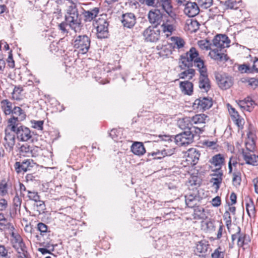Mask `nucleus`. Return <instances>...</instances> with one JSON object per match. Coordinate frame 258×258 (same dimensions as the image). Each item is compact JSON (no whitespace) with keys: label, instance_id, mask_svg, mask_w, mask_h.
<instances>
[{"label":"nucleus","instance_id":"obj_1","mask_svg":"<svg viewBox=\"0 0 258 258\" xmlns=\"http://www.w3.org/2000/svg\"><path fill=\"white\" fill-rule=\"evenodd\" d=\"M198 51L195 47H191L189 51L180 56L179 67L181 70L195 66L198 70L206 67L204 61L199 56Z\"/></svg>","mask_w":258,"mask_h":258},{"label":"nucleus","instance_id":"obj_2","mask_svg":"<svg viewBox=\"0 0 258 258\" xmlns=\"http://www.w3.org/2000/svg\"><path fill=\"white\" fill-rule=\"evenodd\" d=\"M176 15L164 17L160 24L161 31L166 37L172 35L177 29Z\"/></svg>","mask_w":258,"mask_h":258},{"label":"nucleus","instance_id":"obj_3","mask_svg":"<svg viewBox=\"0 0 258 258\" xmlns=\"http://www.w3.org/2000/svg\"><path fill=\"white\" fill-rule=\"evenodd\" d=\"M90 39L87 35H78L75 38L73 44L79 53L85 54L90 48Z\"/></svg>","mask_w":258,"mask_h":258},{"label":"nucleus","instance_id":"obj_4","mask_svg":"<svg viewBox=\"0 0 258 258\" xmlns=\"http://www.w3.org/2000/svg\"><path fill=\"white\" fill-rule=\"evenodd\" d=\"M12 117L8 120V127L14 128V125H18L19 122L25 119L26 114L24 110L19 106H14L12 113Z\"/></svg>","mask_w":258,"mask_h":258},{"label":"nucleus","instance_id":"obj_5","mask_svg":"<svg viewBox=\"0 0 258 258\" xmlns=\"http://www.w3.org/2000/svg\"><path fill=\"white\" fill-rule=\"evenodd\" d=\"M160 30L156 27L149 26L142 32V35L146 42H156L160 37Z\"/></svg>","mask_w":258,"mask_h":258},{"label":"nucleus","instance_id":"obj_6","mask_svg":"<svg viewBox=\"0 0 258 258\" xmlns=\"http://www.w3.org/2000/svg\"><path fill=\"white\" fill-rule=\"evenodd\" d=\"M9 127L11 131L15 133L20 141L26 142L32 138V133L27 127L23 125H14V128H11V126Z\"/></svg>","mask_w":258,"mask_h":258},{"label":"nucleus","instance_id":"obj_7","mask_svg":"<svg viewBox=\"0 0 258 258\" xmlns=\"http://www.w3.org/2000/svg\"><path fill=\"white\" fill-rule=\"evenodd\" d=\"M237 239V245L239 247H242L244 245L247 244L250 241L249 236L245 233L241 232L240 227H237V230L236 233L231 236L232 242L229 244V247L232 248L234 247V241Z\"/></svg>","mask_w":258,"mask_h":258},{"label":"nucleus","instance_id":"obj_8","mask_svg":"<svg viewBox=\"0 0 258 258\" xmlns=\"http://www.w3.org/2000/svg\"><path fill=\"white\" fill-rule=\"evenodd\" d=\"M200 73L199 87L202 92H208L211 88L210 81L208 78L206 67L198 70Z\"/></svg>","mask_w":258,"mask_h":258},{"label":"nucleus","instance_id":"obj_9","mask_svg":"<svg viewBox=\"0 0 258 258\" xmlns=\"http://www.w3.org/2000/svg\"><path fill=\"white\" fill-rule=\"evenodd\" d=\"M176 144L180 146H186L191 143L194 141V135L190 131H184L174 137Z\"/></svg>","mask_w":258,"mask_h":258},{"label":"nucleus","instance_id":"obj_10","mask_svg":"<svg viewBox=\"0 0 258 258\" xmlns=\"http://www.w3.org/2000/svg\"><path fill=\"white\" fill-rule=\"evenodd\" d=\"M215 78L219 87L223 90L227 89L233 85L232 77L225 74L217 73L215 74Z\"/></svg>","mask_w":258,"mask_h":258},{"label":"nucleus","instance_id":"obj_11","mask_svg":"<svg viewBox=\"0 0 258 258\" xmlns=\"http://www.w3.org/2000/svg\"><path fill=\"white\" fill-rule=\"evenodd\" d=\"M97 23V37L99 39L107 38L108 35V22L105 19H100Z\"/></svg>","mask_w":258,"mask_h":258},{"label":"nucleus","instance_id":"obj_12","mask_svg":"<svg viewBox=\"0 0 258 258\" xmlns=\"http://www.w3.org/2000/svg\"><path fill=\"white\" fill-rule=\"evenodd\" d=\"M212 104L211 98L203 97L196 99L193 104V107L200 111H204L209 109Z\"/></svg>","mask_w":258,"mask_h":258},{"label":"nucleus","instance_id":"obj_13","mask_svg":"<svg viewBox=\"0 0 258 258\" xmlns=\"http://www.w3.org/2000/svg\"><path fill=\"white\" fill-rule=\"evenodd\" d=\"M230 42L228 37L224 34H218L213 40V45L220 50L222 48L228 47Z\"/></svg>","mask_w":258,"mask_h":258},{"label":"nucleus","instance_id":"obj_14","mask_svg":"<svg viewBox=\"0 0 258 258\" xmlns=\"http://www.w3.org/2000/svg\"><path fill=\"white\" fill-rule=\"evenodd\" d=\"M4 141V145L6 150L9 152L12 151L15 144V133L11 131L10 128L5 130Z\"/></svg>","mask_w":258,"mask_h":258},{"label":"nucleus","instance_id":"obj_15","mask_svg":"<svg viewBox=\"0 0 258 258\" xmlns=\"http://www.w3.org/2000/svg\"><path fill=\"white\" fill-rule=\"evenodd\" d=\"M34 162L32 159H26L22 162H16L14 164L15 170L18 173H24L30 170L34 164Z\"/></svg>","mask_w":258,"mask_h":258},{"label":"nucleus","instance_id":"obj_16","mask_svg":"<svg viewBox=\"0 0 258 258\" xmlns=\"http://www.w3.org/2000/svg\"><path fill=\"white\" fill-rule=\"evenodd\" d=\"M184 6V13L189 17H194L199 13V6L196 2L186 1Z\"/></svg>","mask_w":258,"mask_h":258},{"label":"nucleus","instance_id":"obj_17","mask_svg":"<svg viewBox=\"0 0 258 258\" xmlns=\"http://www.w3.org/2000/svg\"><path fill=\"white\" fill-rule=\"evenodd\" d=\"M66 21L69 27L75 32H79L83 26L81 20L79 17L71 18L66 17Z\"/></svg>","mask_w":258,"mask_h":258},{"label":"nucleus","instance_id":"obj_18","mask_svg":"<svg viewBox=\"0 0 258 258\" xmlns=\"http://www.w3.org/2000/svg\"><path fill=\"white\" fill-rule=\"evenodd\" d=\"M179 126L182 129L187 128V131H190L191 132V134L194 135V137L198 134L200 135L204 131L203 127L191 126L189 127V120L188 119H183L180 120L178 122Z\"/></svg>","mask_w":258,"mask_h":258},{"label":"nucleus","instance_id":"obj_19","mask_svg":"<svg viewBox=\"0 0 258 258\" xmlns=\"http://www.w3.org/2000/svg\"><path fill=\"white\" fill-rule=\"evenodd\" d=\"M148 19L150 23L157 27L162 22L163 18L159 10H155L154 11H150L149 12Z\"/></svg>","mask_w":258,"mask_h":258},{"label":"nucleus","instance_id":"obj_20","mask_svg":"<svg viewBox=\"0 0 258 258\" xmlns=\"http://www.w3.org/2000/svg\"><path fill=\"white\" fill-rule=\"evenodd\" d=\"M121 22L124 27L131 28L133 27L136 23V17L133 13H125L122 15Z\"/></svg>","mask_w":258,"mask_h":258},{"label":"nucleus","instance_id":"obj_21","mask_svg":"<svg viewBox=\"0 0 258 258\" xmlns=\"http://www.w3.org/2000/svg\"><path fill=\"white\" fill-rule=\"evenodd\" d=\"M201 198L196 193L189 194L185 196V201L186 206L190 208H194L198 205Z\"/></svg>","mask_w":258,"mask_h":258},{"label":"nucleus","instance_id":"obj_22","mask_svg":"<svg viewBox=\"0 0 258 258\" xmlns=\"http://www.w3.org/2000/svg\"><path fill=\"white\" fill-rule=\"evenodd\" d=\"M0 230L12 233V236L14 235L13 225L5 217L3 213H0Z\"/></svg>","mask_w":258,"mask_h":258},{"label":"nucleus","instance_id":"obj_23","mask_svg":"<svg viewBox=\"0 0 258 258\" xmlns=\"http://www.w3.org/2000/svg\"><path fill=\"white\" fill-rule=\"evenodd\" d=\"M200 154L195 149H190L187 152L186 161L191 165H196L199 160Z\"/></svg>","mask_w":258,"mask_h":258},{"label":"nucleus","instance_id":"obj_24","mask_svg":"<svg viewBox=\"0 0 258 258\" xmlns=\"http://www.w3.org/2000/svg\"><path fill=\"white\" fill-rule=\"evenodd\" d=\"M242 155L246 164L252 166L258 165V156L245 151L242 152Z\"/></svg>","mask_w":258,"mask_h":258},{"label":"nucleus","instance_id":"obj_25","mask_svg":"<svg viewBox=\"0 0 258 258\" xmlns=\"http://www.w3.org/2000/svg\"><path fill=\"white\" fill-rule=\"evenodd\" d=\"M209 55L212 59L219 61H223L227 60L226 55L221 52L219 49L215 48L211 50Z\"/></svg>","mask_w":258,"mask_h":258},{"label":"nucleus","instance_id":"obj_26","mask_svg":"<svg viewBox=\"0 0 258 258\" xmlns=\"http://www.w3.org/2000/svg\"><path fill=\"white\" fill-rule=\"evenodd\" d=\"M158 3L161 4L163 10L168 15V16H172V14L176 15L172 11L173 8L170 0H159Z\"/></svg>","mask_w":258,"mask_h":258},{"label":"nucleus","instance_id":"obj_27","mask_svg":"<svg viewBox=\"0 0 258 258\" xmlns=\"http://www.w3.org/2000/svg\"><path fill=\"white\" fill-rule=\"evenodd\" d=\"M99 12V8H94L89 11L84 10L83 15L85 22H91L97 17Z\"/></svg>","mask_w":258,"mask_h":258},{"label":"nucleus","instance_id":"obj_28","mask_svg":"<svg viewBox=\"0 0 258 258\" xmlns=\"http://www.w3.org/2000/svg\"><path fill=\"white\" fill-rule=\"evenodd\" d=\"M180 88L182 93L190 95L193 92V84L188 81L181 82L180 83Z\"/></svg>","mask_w":258,"mask_h":258},{"label":"nucleus","instance_id":"obj_29","mask_svg":"<svg viewBox=\"0 0 258 258\" xmlns=\"http://www.w3.org/2000/svg\"><path fill=\"white\" fill-rule=\"evenodd\" d=\"M131 151L135 155L138 156H142L146 152L144 146L141 142L134 143L131 146Z\"/></svg>","mask_w":258,"mask_h":258},{"label":"nucleus","instance_id":"obj_30","mask_svg":"<svg viewBox=\"0 0 258 258\" xmlns=\"http://www.w3.org/2000/svg\"><path fill=\"white\" fill-rule=\"evenodd\" d=\"M246 201V211L249 217H254L255 216V209L252 200L247 197Z\"/></svg>","mask_w":258,"mask_h":258},{"label":"nucleus","instance_id":"obj_31","mask_svg":"<svg viewBox=\"0 0 258 258\" xmlns=\"http://www.w3.org/2000/svg\"><path fill=\"white\" fill-rule=\"evenodd\" d=\"M194 216V219L196 220H206L208 217L205 209L199 206L195 209Z\"/></svg>","mask_w":258,"mask_h":258},{"label":"nucleus","instance_id":"obj_32","mask_svg":"<svg viewBox=\"0 0 258 258\" xmlns=\"http://www.w3.org/2000/svg\"><path fill=\"white\" fill-rule=\"evenodd\" d=\"M175 149L174 148H168V149H164L163 150L160 151H157L156 152H153L149 154V155L151 154L152 156L156 155L157 154H161V156H158L157 158L158 159H161L163 157L167 156H171L174 153Z\"/></svg>","mask_w":258,"mask_h":258},{"label":"nucleus","instance_id":"obj_33","mask_svg":"<svg viewBox=\"0 0 258 258\" xmlns=\"http://www.w3.org/2000/svg\"><path fill=\"white\" fill-rule=\"evenodd\" d=\"M224 161L223 156L220 154L215 155L210 160L212 164L216 167V169H220Z\"/></svg>","mask_w":258,"mask_h":258},{"label":"nucleus","instance_id":"obj_34","mask_svg":"<svg viewBox=\"0 0 258 258\" xmlns=\"http://www.w3.org/2000/svg\"><path fill=\"white\" fill-rule=\"evenodd\" d=\"M202 229L206 232H211L215 230L214 222L211 220H203L201 222Z\"/></svg>","mask_w":258,"mask_h":258},{"label":"nucleus","instance_id":"obj_35","mask_svg":"<svg viewBox=\"0 0 258 258\" xmlns=\"http://www.w3.org/2000/svg\"><path fill=\"white\" fill-rule=\"evenodd\" d=\"M209 246L208 241L201 240L197 244L196 251L199 253H206L208 251Z\"/></svg>","mask_w":258,"mask_h":258},{"label":"nucleus","instance_id":"obj_36","mask_svg":"<svg viewBox=\"0 0 258 258\" xmlns=\"http://www.w3.org/2000/svg\"><path fill=\"white\" fill-rule=\"evenodd\" d=\"M3 110L6 115H10L13 109V104L8 99H5L1 101Z\"/></svg>","mask_w":258,"mask_h":258},{"label":"nucleus","instance_id":"obj_37","mask_svg":"<svg viewBox=\"0 0 258 258\" xmlns=\"http://www.w3.org/2000/svg\"><path fill=\"white\" fill-rule=\"evenodd\" d=\"M70 4L71 5L68 7L67 14L66 15V17H70L71 18L79 17V12L75 2L70 3Z\"/></svg>","mask_w":258,"mask_h":258},{"label":"nucleus","instance_id":"obj_38","mask_svg":"<svg viewBox=\"0 0 258 258\" xmlns=\"http://www.w3.org/2000/svg\"><path fill=\"white\" fill-rule=\"evenodd\" d=\"M171 40L173 45V47L178 49L183 48L185 44L184 40L179 37H171Z\"/></svg>","mask_w":258,"mask_h":258},{"label":"nucleus","instance_id":"obj_39","mask_svg":"<svg viewBox=\"0 0 258 258\" xmlns=\"http://www.w3.org/2000/svg\"><path fill=\"white\" fill-rule=\"evenodd\" d=\"M208 116L205 114H198L192 116L191 121L194 124H203L206 123Z\"/></svg>","mask_w":258,"mask_h":258},{"label":"nucleus","instance_id":"obj_40","mask_svg":"<svg viewBox=\"0 0 258 258\" xmlns=\"http://www.w3.org/2000/svg\"><path fill=\"white\" fill-rule=\"evenodd\" d=\"M187 69L179 74V77L180 79H185V78L188 77L189 80L192 79L193 77L195 75L196 71L194 69L191 68H187Z\"/></svg>","mask_w":258,"mask_h":258},{"label":"nucleus","instance_id":"obj_41","mask_svg":"<svg viewBox=\"0 0 258 258\" xmlns=\"http://www.w3.org/2000/svg\"><path fill=\"white\" fill-rule=\"evenodd\" d=\"M240 2L236 0H227L224 2V6L227 9H238L240 6Z\"/></svg>","mask_w":258,"mask_h":258},{"label":"nucleus","instance_id":"obj_42","mask_svg":"<svg viewBox=\"0 0 258 258\" xmlns=\"http://www.w3.org/2000/svg\"><path fill=\"white\" fill-rule=\"evenodd\" d=\"M14 237L16 244L15 246H17L18 248H20L22 251H24L25 248H26L25 244L24 243L22 237L20 235H16L13 236Z\"/></svg>","mask_w":258,"mask_h":258},{"label":"nucleus","instance_id":"obj_43","mask_svg":"<svg viewBox=\"0 0 258 258\" xmlns=\"http://www.w3.org/2000/svg\"><path fill=\"white\" fill-rule=\"evenodd\" d=\"M28 200L34 201H38V199H40V196L39 195L38 192L35 190H28L27 195L26 197Z\"/></svg>","mask_w":258,"mask_h":258},{"label":"nucleus","instance_id":"obj_44","mask_svg":"<svg viewBox=\"0 0 258 258\" xmlns=\"http://www.w3.org/2000/svg\"><path fill=\"white\" fill-rule=\"evenodd\" d=\"M13 206L16 212L20 211L22 204V199L17 193L13 199Z\"/></svg>","mask_w":258,"mask_h":258},{"label":"nucleus","instance_id":"obj_45","mask_svg":"<svg viewBox=\"0 0 258 258\" xmlns=\"http://www.w3.org/2000/svg\"><path fill=\"white\" fill-rule=\"evenodd\" d=\"M32 146H30L27 144L22 145L20 148V152L24 156L30 157V151Z\"/></svg>","mask_w":258,"mask_h":258},{"label":"nucleus","instance_id":"obj_46","mask_svg":"<svg viewBox=\"0 0 258 258\" xmlns=\"http://www.w3.org/2000/svg\"><path fill=\"white\" fill-rule=\"evenodd\" d=\"M34 205L36 206L37 211H38L39 214L44 213L46 208L44 201H41L40 199H39L38 201L35 202Z\"/></svg>","mask_w":258,"mask_h":258},{"label":"nucleus","instance_id":"obj_47","mask_svg":"<svg viewBox=\"0 0 258 258\" xmlns=\"http://www.w3.org/2000/svg\"><path fill=\"white\" fill-rule=\"evenodd\" d=\"M241 181V173L239 172H234L233 173L232 182L235 186H238L240 184Z\"/></svg>","mask_w":258,"mask_h":258},{"label":"nucleus","instance_id":"obj_48","mask_svg":"<svg viewBox=\"0 0 258 258\" xmlns=\"http://www.w3.org/2000/svg\"><path fill=\"white\" fill-rule=\"evenodd\" d=\"M238 70L241 73H253L252 67L246 64H242L239 66Z\"/></svg>","mask_w":258,"mask_h":258},{"label":"nucleus","instance_id":"obj_49","mask_svg":"<svg viewBox=\"0 0 258 258\" xmlns=\"http://www.w3.org/2000/svg\"><path fill=\"white\" fill-rule=\"evenodd\" d=\"M48 226L44 223L40 222L38 223L37 226V230L40 232V234L42 236H44L48 232Z\"/></svg>","mask_w":258,"mask_h":258},{"label":"nucleus","instance_id":"obj_50","mask_svg":"<svg viewBox=\"0 0 258 258\" xmlns=\"http://www.w3.org/2000/svg\"><path fill=\"white\" fill-rule=\"evenodd\" d=\"M199 6L204 9L210 8L213 4V0H197Z\"/></svg>","mask_w":258,"mask_h":258},{"label":"nucleus","instance_id":"obj_51","mask_svg":"<svg viewBox=\"0 0 258 258\" xmlns=\"http://www.w3.org/2000/svg\"><path fill=\"white\" fill-rule=\"evenodd\" d=\"M188 29L191 32H196L199 28V24L197 20H190L189 23H187Z\"/></svg>","mask_w":258,"mask_h":258},{"label":"nucleus","instance_id":"obj_52","mask_svg":"<svg viewBox=\"0 0 258 258\" xmlns=\"http://www.w3.org/2000/svg\"><path fill=\"white\" fill-rule=\"evenodd\" d=\"M198 45L202 49L209 50L210 49L211 43L209 40L205 39L199 41Z\"/></svg>","mask_w":258,"mask_h":258},{"label":"nucleus","instance_id":"obj_53","mask_svg":"<svg viewBox=\"0 0 258 258\" xmlns=\"http://www.w3.org/2000/svg\"><path fill=\"white\" fill-rule=\"evenodd\" d=\"M224 220L225 222L226 225L227 226V229L229 230L230 226L231 225V218L230 216V214L229 211H226L223 215Z\"/></svg>","mask_w":258,"mask_h":258},{"label":"nucleus","instance_id":"obj_54","mask_svg":"<svg viewBox=\"0 0 258 258\" xmlns=\"http://www.w3.org/2000/svg\"><path fill=\"white\" fill-rule=\"evenodd\" d=\"M32 127L37 129L38 130H42L44 121L43 120H35L31 121Z\"/></svg>","mask_w":258,"mask_h":258},{"label":"nucleus","instance_id":"obj_55","mask_svg":"<svg viewBox=\"0 0 258 258\" xmlns=\"http://www.w3.org/2000/svg\"><path fill=\"white\" fill-rule=\"evenodd\" d=\"M41 151L40 148L37 146H33L31 148L30 152V157H36L40 155Z\"/></svg>","mask_w":258,"mask_h":258},{"label":"nucleus","instance_id":"obj_56","mask_svg":"<svg viewBox=\"0 0 258 258\" xmlns=\"http://www.w3.org/2000/svg\"><path fill=\"white\" fill-rule=\"evenodd\" d=\"M22 91V88L19 87H15L12 93L13 98L16 100H19L20 99V94Z\"/></svg>","mask_w":258,"mask_h":258},{"label":"nucleus","instance_id":"obj_57","mask_svg":"<svg viewBox=\"0 0 258 258\" xmlns=\"http://www.w3.org/2000/svg\"><path fill=\"white\" fill-rule=\"evenodd\" d=\"M246 101L247 105V111L250 112L252 110L253 108L255 105V103L254 101L252 100V99L249 97H247V98H246Z\"/></svg>","mask_w":258,"mask_h":258},{"label":"nucleus","instance_id":"obj_58","mask_svg":"<svg viewBox=\"0 0 258 258\" xmlns=\"http://www.w3.org/2000/svg\"><path fill=\"white\" fill-rule=\"evenodd\" d=\"M12 186V183L11 182H7L4 184H0V191L3 194L7 193L8 189Z\"/></svg>","mask_w":258,"mask_h":258},{"label":"nucleus","instance_id":"obj_59","mask_svg":"<svg viewBox=\"0 0 258 258\" xmlns=\"http://www.w3.org/2000/svg\"><path fill=\"white\" fill-rule=\"evenodd\" d=\"M220 248L216 249L214 252L212 253V258H224V252L219 251Z\"/></svg>","mask_w":258,"mask_h":258},{"label":"nucleus","instance_id":"obj_60","mask_svg":"<svg viewBox=\"0 0 258 258\" xmlns=\"http://www.w3.org/2000/svg\"><path fill=\"white\" fill-rule=\"evenodd\" d=\"M246 149L249 152H253L255 148V143L253 140H249L245 143Z\"/></svg>","mask_w":258,"mask_h":258},{"label":"nucleus","instance_id":"obj_61","mask_svg":"<svg viewBox=\"0 0 258 258\" xmlns=\"http://www.w3.org/2000/svg\"><path fill=\"white\" fill-rule=\"evenodd\" d=\"M222 176V173L219 172L217 177H216V178L213 177L212 178V180L213 181V184L214 185H216V187L218 188H219V185L222 182V177H221Z\"/></svg>","mask_w":258,"mask_h":258},{"label":"nucleus","instance_id":"obj_62","mask_svg":"<svg viewBox=\"0 0 258 258\" xmlns=\"http://www.w3.org/2000/svg\"><path fill=\"white\" fill-rule=\"evenodd\" d=\"M228 108L229 113L230 114L232 119L237 118V117L239 116L237 111H236L235 108H234L232 106L228 104Z\"/></svg>","mask_w":258,"mask_h":258},{"label":"nucleus","instance_id":"obj_63","mask_svg":"<svg viewBox=\"0 0 258 258\" xmlns=\"http://www.w3.org/2000/svg\"><path fill=\"white\" fill-rule=\"evenodd\" d=\"M248 85L251 86L253 89H255L258 87V79L254 78H251L247 81Z\"/></svg>","mask_w":258,"mask_h":258},{"label":"nucleus","instance_id":"obj_64","mask_svg":"<svg viewBox=\"0 0 258 258\" xmlns=\"http://www.w3.org/2000/svg\"><path fill=\"white\" fill-rule=\"evenodd\" d=\"M109 136L115 141H117L119 131L116 129H112L109 134Z\"/></svg>","mask_w":258,"mask_h":258}]
</instances>
